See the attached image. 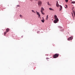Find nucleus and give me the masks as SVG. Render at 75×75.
<instances>
[{"label":"nucleus","mask_w":75,"mask_h":75,"mask_svg":"<svg viewBox=\"0 0 75 75\" xmlns=\"http://www.w3.org/2000/svg\"><path fill=\"white\" fill-rule=\"evenodd\" d=\"M59 56V54H55L53 56V58H58V57Z\"/></svg>","instance_id":"1"},{"label":"nucleus","mask_w":75,"mask_h":75,"mask_svg":"<svg viewBox=\"0 0 75 75\" xmlns=\"http://www.w3.org/2000/svg\"><path fill=\"white\" fill-rule=\"evenodd\" d=\"M42 4V2H41V1H38V5L39 7H40V6H41Z\"/></svg>","instance_id":"2"},{"label":"nucleus","mask_w":75,"mask_h":75,"mask_svg":"<svg viewBox=\"0 0 75 75\" xmlns=\"http://www.w3.org/2000/svg\"><path fill=\"white\" fill-rule=\"evenodd\" d=\"M73 39V37H69L68 39V41H70V40H72Z\"/></svg>","instance_id":"3"},{"label":"nucleus","mask_w":75,"mask_h":75,"mask_svg":"<svg viewBox=\"0 0 75 75\" xmlns=\"http://www.w3.org/2000/svg\"><path fill=\"white\" fill-rule=\"evenodd\" d=\"M54 19L55 20H59V19H58V17H57V16H56V15H54Z\"/></svg>","instance_id":"4"},{"label":"nucleus","mask_w":75,"mask_h":75,"mask_svg":"<svg viewBox=\"0 0 75 75\" xmlns=\"http://www.w3.org/2000/svg\"><path fill=\"white\" fill-rule=\"evenodd\" d=\"M36 13L37 14H38L39 16V17H40V18H41V17H40V14L39 13H38V12H37V11H36Z\"/></svg>","instance_id":"5"},{"label":"nucleus","mask_w":75,"mask_h":75,"mask_svg":"<svg viewBox=\"0 0 75 75\" xmlns=\"http://www.w3.org/2000/svg\"><path fill=\"white\" fill-rule=\"evenodd\" d=\"M41 12H43V11H44V9L42 7H41Z\"/></svg>","instance_id":"6"},{"label":"nucleus","mask_w":75,"mask_h":75,"mask_svg":"<svg viewBox=\"0 0 75 75\" xmlns=\"http://www.w3.org/2000/svg\"><path fill=\"white\" fill-rule=\"evenodd\" d=\"M58 21H59V20H54V23H57L58 22Z\"/></svg>","instance_id":"7"},{"label":"nucleus","mask_w":75,"mask_h":75,"mask_svg":"<svg viewBox=\"0 0 75 75\" xmlns=\"http://www.w3.org/2000/svg\"><path fill=\"white\" fill-rule=\"evenodd\" d=\"M42 20H41V21L42 23H44V21H45V20L44 19V18L42 17Z\"/></svg>","instance_id":"8"},{"label":"nucleus","mask_w":75,"mask_h":75,"mask_svg":"<svg viewBox=\"0 0 75 75\" xmlns=\"http://www.w3.org/2000/svg\"><path fill=\"white\" fill-rule=\"evenodd\" d=\"M59 7H60V11H61L62 10V6L61 5H59Z\"/></svg>","instance_id":"9"},{"label":"nucleus","mask_w":75,"mask_h":75,"mask_svg":"<svg viewBox=\"0 0 75 75\" xmlns=\"http://www.w3.org/2000/svg\"><path fill=\"white\" fill-rule=\"evenodd\" d=\"M56 6L57 7H59V5L58 3H56Z\"/></svg>","instance_id":"10"},{"label":"nucleus","mask_w":75,"mask_h":75,"mask_svg":"<svg viewBox=\"0 0 75 75\" xmlns=\"http://www.w3.org/2000/svg\"><path fill=\"white\" fill-rule=\"evenodd\" d=\"M10 31V29H8V28H7L6 29V31L7 32H8Z\"/></svg>","instance_id":"11"},{"label":"nucleus","mask_w":75,"mask_h":75,"mask_svg":"<svg viewBox=\"0 0 75 75\" xmlns=\"http://www.w3.org/2000/svg\"><path fill=\"white\" fill-rule=\"evenodd\" d=\"M49 10H52V11H54V9L51 8H49Z\"/></svg>","instance_id":"12"},{"label":"nucleus","mask_w":75,"mask_h":75,"mask_svg":"<svg viewBox=\"0 0 75 75\" xmlns=\"http://www.w3.org/2000/svg\"><path fill=\"white\" fill-rule=\"evenodd\" d=\"M19 16L21 17V18H23V16L21 15H20Z\"/></svg>","instance_id":"13"},{"label":"nucleus","mask_w":75,"mask_h":75,"mask_svg":"<svg viewBox=\"0 0 75 75\" xmlns=\"http://www.w3.org/2000/svg\"><path fill=\"white\" fill-rule=\"evenodd\" d=\"M71 3H72V4H75V1H73L71 2Z\"/></svg>","instance_id":"14"},{"label":"nucleus","mask_w":75,"mask_h":75,"mask_svg":"<svg viewBox=\"0 0 75 75\" xmlns=\"http://www.w3.org/2000/svg\"><path fill=\"white\" fill-rule=\"evenodd\" d=\"M32 13H35V11H34L33 10H32Z\"/></svg>","instance_id":"15"},{"label":"nucleus","mask_w":75,"mask_h":75,"mask_svg":"<svg viewBox=\"0 0 75 75\" xmlns=\"http://www.w3.org/2000/svg\"><path fill=\"white\" fill-rule=\"evenodd\" d=\"M41 13L42 14H43V15H44V14H45V13H43V12H41Z\"/></svg>","instance_id":"16"},{"label":"nucleus","mask_w":75,"mask_h":75,"mask_svg":"<svg viewBox=\"0 0 75 75\" xmlns=\"http://www.w3.org/2000/svg\"><path fill=\"white\" fill-rule=\"evenodd\" d=\"M7 31H6L5 32H4V35H6V33H7Z\"/></svg>","instance_id":"17"},{"label":"nucleus","mask_w":75,"mask_h":75,"mask_svg":"<svg viewBox=\"0 0 75 75\" xmlns=\"http://www.w3.org/2000/svg\"><path fill=\"white\" fill-rule=\"evenodd\" d=\"M48 15H47L46 18V20H47V19H48Z\"/></svg>","instance_id":"18"},{"label":"nucleus","mask_w":75,"mask_h":75,"mask_svg":"<svg viewBox=\"0 0 75 75\" xmlns=\"http://www.w3.org/2000/svg\"><path fill=\"white\" fill-rule=\"evenodd\" d=\"M65 1H66V3H67V2H68V0H65Z\"/></svg>","instance_id":"19"},{"label":"nucleus","mask_w":75,"mask_h":75,"mask_svg":"<svg viewBox=\"0 0 75 75\" xmlns=\"http://www.w3.org/2000/svg\"><path fill=\"white\" fill-rule=\"evenodd\" d=\"M47 3L48 4V5L49 6L50 5V4H49V2H47Z\"/></svg>","instance_id":"20"},{"label":"nucleus","mask_w":75,"mask_h":75,"mask_svg":"<svg viewBox=\"0 0 75 75\" xmlns=\"http://www.w3.org/2000/svg\"><path fill=\"white\" fill-rule=\"evenodd\" d=\"M17 7H20V5H17Z\"/></svg>","instance_id":"21"},{"label":"nucleus","mask_w":75,"mask_h":75,"mask_svg":"<svg viewBox=\"0 0 75 75\" xmlns=\"http://www.w3.org/2000/svg\"><path fill=\"white\" fill-rule=\"evenodd\" d=\"M71 14H72V16H73V17L74 18V15H73V13H71Z\"/></svg>","instance_id":"22"},{"label":"nucleus","mask_w":75,"mask_h":75,"mask_svg":"<svg viewBox=\"0 0 75 75\" xmlns=\"http://www.w3.org/2000/svg\"><path fill=\"white\" fill-rule=\"evenodd\" d=\"M49 59V58H48V57L46 58V59Z\"/></svg>","instance_id":"23"},{"label":"nucleus","mask_w":75,"mask_h":75,"mask_svg":"<svg viewBox=\"0 0 75 75\" xmlns=\"http://www.w3.org/2000/svg\"><path fill=\"white\" fill-rule=\"evenodd\" d=\"M40 33V31H38V32H37V33Z\"/></svg>","instance_id":"24"},{"label":"nucleus","mask_w":75,"mask_h":75,"mask_svg":"<svg viewBox=\"0 0 75 75\" xmlns=\"http://www.w3.org/2000/svg\"><path fill=\"white\" fill-rule=\"evenodd\" d=\"M57 3H58V1H57Z\"/></svg>","instance_id":"25"},{"label":"nucleus","mask_w":75,"mask_h":75,"mask_svg":"<svg viewBox=\"0 0 75 75\" xmlns=\"http://www.w3.org/2000/svg\"><path fill=\"white\" fill-rule=\"evenodd\" d=\"M65 6H66V7H67V5H66Z\"/></svg>","instance_id":"26"},{"label":"nucleus","mask_w":75,"mask_h":75,"mask_svg":"<svg viewBox=\"0 0 75 75\" xmlns=\"http://www.w3.org/2000/svg\"><path fill=\"white\" fill-rule=\"evenodd\" d=\"M21 37H22V38H23V36H22Z\"/></svg>","instance_id":"27"}]
</instances>
